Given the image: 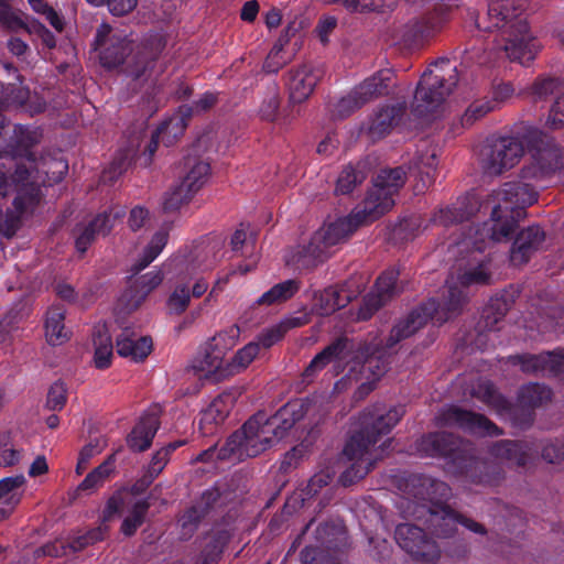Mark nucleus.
<instances>
[{
	"instance_id": "f257e3e1",
	"label": "nucleus",
	"mask_w": 564,
	"mask_h": 564,
	"mask_svg": "<svg viewBox=\"0 0 564 564\" xmlns=\"http://www.w3.org/2000/svg\"><path fill=\"white\" fill-rule=\"evenodd\" d=\"M306 411L303 402H291L270 417L257 413L228 438L218 456L221 459L242 460L259 455L282 440Z\"/></svg>"
},
{
	"instance_id": "f03ea898",
	"label": "nucleus",
	"mask_w": 564,
	"mask_h": 564,
	"mask_svg": "<svg viewBox=\"0 0 564 564\" xmlns=\"http://www.w3.org/2000/svg\"><path fill=\"white\" fill-rule=\"evenodd\" d=\"M538 199L536 191L524 182L506 183L495 191L487 205L491 216L474 237L463 241V247L470 245L480 252L489 242H499L509 237L516 225L525 216V208Z\"/></svg>"
},
{
	"instance_id": "7ed1b4c3",
	"label": "nucleus",
	"mask_w": 564,
	"mask_h": 564,
	"mask_svg": "<svg viewBox=\"0 0 564 564\" xmlns=\"http://www.w3.org/2000/svg\"><path fill=\"white\" fill-rule=\"evenodd\" d=\"M477 25L480 30L497 32L494 42L509 59L527 64L535 57L539 46L513 0H492L486 20Z\"/></svg>"
},
{
	"instance_id": "20e7f679",
	"label": "nucleus",
	"mask_w": 564,
	"mask_h": 564,
	"mask_svg": "<svg viewBox=\"0 0 564 564\" xmlns=\"http://www.w3.org/2000/svg\"><path fill=\"white\" fill-rule=\"evenodd\" d=\"M402 408H393L382 414L379 409L375 412L364 413L362 429L351 436L344 448L345 457L351 465L340 476L341 482L347 486L364 478L381 456L375 445L379 437L388 434L403 416Z\"/></svg>"
},
{
	"instance_id": "39448f33",
	"label": "nucleus",
	"mask_w": 564,
	"mask_h": 564,
	"mask_svg": "<svg viewBox=\"0 0 564 564\" xmlns=\"http://www.w3.org/2000/svg\"><path fill=\"white\" fill-rule=\"evenodd\" d=\"M448 293L449 297L447 301H442L438 304L435 301H430L422 307L414 310L405 318L399 321L391 329L386 347L392 348L400 340L412 336L425 326L429 319L441 325L457 316L462 312L464 296L460 291L456 293L452 285L448 288Z\"/></svg>"
},
{
	"instance_id": "423d86ee",
	"label": "nucleus",
	"mask_w": 564,
	"mask_h": 564,
	"mask_svg": "<svg viewBox=\"0 0 564 564\" xmlns=\"http://www.w3.org/2000/svg\"><path fill=\"white\" fill-rule=\"evenodd\" d=\"M359 226L351 214L324 225L312 236L307 246L292 253L288 262L297 268L315 267L332 253L333 247L345 241Z\"/></svg>"
},
{
	"instance_id": "0eeeda50",
	"label": "nucleus",
	"mask_w": 564,
	"mask_h": 564,
	"mask_svg": "<svg viewBox=\"0 0 564 564\" xmlns=\"http://www.w3.org/2000/svg\"><path fill=\"white\" fill-rule=\"evenodd\" d=\"M456 83L455 66H452L447 59L434 63L424 72L417 85L413 104L414 111L423 116L437 109Z\"/></svg>"
},
{
	"instance_id": "6e6552de",
	"label": "nucleus",
	"mask_w": 564,
	"mask_h": 564,
	"mask_svg": "<svg viewBox=\"0 0 564 564\" xmlns=\"http://www.w3.org/2000/svg\"><path fill=\"white\" fill-rule=\"evenodd\" d=\"M149 507L147 500L137 499L127 490L118 491L106 503L101 514L102 525L112 521L117 516H122L120 531L123 535L131 536L144 522Z\"/></svg>"
},
{
	"instance_id": "1a4fd4ad",
	"label": "nucleus",
	"mask_w": 564,
	"mask_h": 564,
	"mask_svg": "<svg viewBox=\"0 0 564 564\" xmlns=\"http://www.w3.org/2000/svg\"><path fill=\"white\" fill-rule=\"evenodd\" d=\"M523 153V143L519 138H499L482 150L480 159L481 169L487 175H499L518 164Z\"/></svg>"
},
{
	"instance_id": "9d476101",
	"label": "nucleus",
	"mask_w": 564,
	"mask_h": 564,
	"mask_svg": "<svg viewBox=\"0 0 564 564\" xmlns=\"http://www.w3.org/2000/svg\"><path fill=\"white\" fill-rule=\"evenodd\" d=\"M186 174L181 183L166 194L163 208L167 212L178 209L187 203L207 182L210 174L208 162L188 158L185 163Z\"/></svg>"
},
{
	"instance_id": "9b49d317",
	"label": "nucleus",
	"mask_w": 564,
	"mask_h": 564,
	"mask_svg": "<svg viewBox=\"0 0 564 564\" xmlns=\"http://www.w3.org/2000/svg\"><path fill=\"white\" fill-rule=\"evenodd\" d=\"M564 170L562 149L552 140L541 141L530 151V163L522 169L525 181H541Z\"/></svg>"
},
{
	"instance_id": "f8f14e48",
	"label": "nucleus",
	"mask_w": 564,
	"mask_h": 564,
	"mask_svg": "<svg viewBox=\"0 0 564 564\" xmlns=\"http://www.w3.org/2000/svg\"><path fill=\"white\" fill-rule=\"evenodd\" d=\"M395 541L413 561L419 563L434 564L441 557L438 544L414 524H399L395 529Z\"/></svg>"
},
{
	"instance_id": "ddd939ff",
	"label": "nucleus",
	"mask_w": 564,
	"mask_h": 564,
	"mask_svg": "<svg viewBox=\"0 0 564 564\" xmlns=\"http://www.w3.org/2000/svg\"><path fill=\"white\" fill-rule=\"evenodd\" d=\"M393 77L391 70H381L358 85L350 94L336 104V113L348 116L366 102L388 93L389 84Z\"/></svg>"
},
{
	"instance_id": "4468645a",
	"label": "nucleus",
	"mask_w": 564,
	"mask_h": 564,
	"mask_svg": "<svg viewBox=\"0 0 564 564\" xmlns=\"http://www.w3.org/2000/svg\"><path fill=\"white\" fill-rule=\"evenodd\" d=\"M95 50L99 51L101 64L108 68L121 65L132 52V41L108 24L97 29Z\"/></svg>"
},
{
	"instance_id": "2eb2a0df",
	"label": "nucleus",
	"mask_w": 564,
	"mask_h": 564,
	"mask_svg": "<svg viewBox=\"0 0 564 564\" xmlns=\"http://www.w3.org/2000/svg\"><path fill=\"white\" fill-rule=\"evenodd\" d=\"M397 271L390 270L378 278L373 291L366 297L362 306L358 311V319L366 321L370 318L377 310L400 291L397 285Z\"/></svg>"
},
{
	"instance_id": "dca6fc26",
	"label": "nucleus",
	"mask_w": 564,
	"mask_h": 564,
	"mask_svg": "<svg viewBox=\"0 0 564 564\" xmlns=\"http://www.w3.org/2000/svg\"><path fill=\"white\" fill-rule=\"evenodd\" d=\"M351 283L355 284L356 289L349 290L344 296L340 295L338 288L334 286H329L322 292H315L311 312L321 316H328L337 310L346 306L364 290L362 281L354 280Z\"/></svg>"
},
{
	"instance_id": "f3484780",
	"label": "nucleus",
	"mask_w": 564,
	"mask_h": 564,
	"mask_svg": "<svg viewBox=\"0 0 564 564\" xmlns=\"http://www.w3.org/2000/svg\"><path fill=\"white\" fill-rule=\"evenodd\" d=\"M491 279V271L489 269V261L484 259H478L476 254L471 258L470 261H468V268L465 270V272L462 275L457 276V280H454V276H452L446 282V288L443 294L442 301H447L449 297L448 288L452 285L455 289V292L458 291L462 292L464 296V301L462 303V306L466 302V295L462 289V286H467L471 284H486L489 283Z\"/></svg>"
},
{
	"instance_id": "a211bd4d",
	"label": "nucleus",
	"mask_w": 564,
	"mask_h": 564,
	"mask_svg": "<svg viewBox=\"0 0 564 564\" xmlns=\"http://www.w3.org/2000/svg\"><path fill=\"white\" fill-rule=\"evenodd\" d=\"M457 522L475 533H485V529L481 524L470 519L458 517L446 506H436L435 509L431 510L429 523L433 528L434 533L438 536L452 534L456 529Z\"/></svg>"
},
{
	"instance_id": "6ab92c4d",
	"label": "nucleus",
	"mask_w": 564,
	"mask_h": 564,
	"mask_svg": "<svg viewBox=\"0 0 564 564\" xmlns=\"http://www.w3.org/2000/svg\"><path fill=\"white\" fill-rule=\"evenodd\" d=\"M393 205V198L377 191V187L372 185L364 202L352 210L351 215L361 226L375 221L389 212Z\"/></svg>"
},
{
	"instance_id": "aec40b11",
	"label": "nucleus",
	"mask_w": 564,
	"mask_h": 564,
	"mask_svg": "<svg viewBox=\"0 0 564 564\" xmlns=\"http://www.w3.org/2000/svg\"><path fill=\"white\" fill-rule=\"evenodd\" d=\"M442 421L444 424L456 425L475 434H494L497 430L484 415L457 406L446 409L442 414Z\"/></svg>"
},
{
	"instance_id": "412c9836",
	"label": "nucleus",
	"mask_w": 564,
	"mask_h": 564,
	"mask_svg": "<svg viewBox=\"0 0 564 564\" xmlns=\"http://www.w3.org/2000/svg\"><path fill=\"white\" fill-rule=\"evenodd\" d=\"M319 78L321 72L307 65L292 69L288 80L290 100L295 104L305 101L314 91Z\"/></svg>"
},
{
	"instance_id": "4be33fe9",
	"label": "nucleus",
	"mask_w": 564,
	"mask_h": 564,
	"mask_svg": "<svg viewBox=\"0 0 564 564\" xmlns=\"http://www.w3.org/2000/svg\"><path fill=\"white\" fill-rule=\"evenodd\" d=\"M545 235L540 227H528L517 236L511 250L510 261L513 265H522L529 261L544 241Z\"/></svg>"
},
{
	"instance_id": "5701e85b",
	"label": "nucleus",
	"mask_w": 564,
	"mask_h": 564,
	"mask_svg": "<svg viewBox=\"0 0 564 564\" xmlns=\"http://www.w3.org/2000/svg\"><path fill=\"white\" fill-rule=\"evenodd\" d=\"M116 347L120 357L139 362L150 355L153 344L150 337L138 336L133 330L124 328L117 336Z\"/></svg>"
},
{
	"instance_id": "b1692460",
	"label": "nucleus",
	"mask_w": 564,
	"mask_h": 564,
	"mask_svg": "<svg viewBox=\"0 0 564 564\" xmlns=\"http://www.w3.org/2000/svg\"><path fill=\"white\" fill-rule=\"evenodd\" d=\"M26 478L15 475L0 480V521L7 519L22 500Z\"/></svg>"
},
{
	"instance_id": "393cba45",
	"label": "nucleus",
	"mask_w": 564,
	"mask_h": 564,
	"mask_svg": "<svg viewBox=\"0 0 564 564\" xmlns=\"http://www.w3.org/2000/svg\"><path fill=\"white\" fill-rule=\"evenodd\" d=\"M235 397L232 393H223L215 398L210 404L202 412L199 419V429L203 434L213 433L214 426L224 422L234 406Z\"/></svg>"
},
{
	"instance_id": "a878e982",
	"label": "nucleus",
	"mask_w": 564,
	"mask_h": 564,
	"mask_svg": "<svg viewBox=\"0 0 564 564\" xmlns=\"http://www.w3.org/2000/svg\"><path fill=\"white\" fill-rule=\"evenodd\" d=\"M405 115V104L397 102L380 108L371 118L369 131L375 137H382L398 127Z\"/></svg>"
},
{
	"instance_id": "bb28decb",
	"label": "nucleus",
	"mask_w": 564,
	"mask_h": 564,
	"mask_svg": "<svg viewBox=\"0 0 564 564\" xmlns=\"http://www.w3.org/2000/svg\"><path fill=\"white\" fill-rule=\"evenodd\" d=\"M193 369L200 379L218 381L230 375L229 362L220 359L204 348L202 355L194 361Z\"/></svg>"
},
{
	"instance_id": "cd10ccee",
	"label": "nucleus",
	"mask_w": 564,
	"mask_h": 564,
	"mask_svg": "<svg viewBox=\"0 0 564 564\" xmlns=\"http://www.w3.org/2000/svg\"><path fill=\"white\" fill-rule=\"evenodd\" d=\"M159 419L155 413L143 415L128 436V444L133 451H145L159 429Z\"/></svg>"
},
{
	"instance_id": "c85d7f7f",
	"label": "nucleus",
	"mask_w": 564,
	"mask_h": 564,
	"mask_svg": "<svg viewBox=\"0 0 564 564\" xmlns=\"http://www.w3.org/2000/svg\"><path fill=\"white\" fill-rule=\"evenodd\" d=\"M491 456L499 463L524 466L530 456L528 445L511 441H500L492 445Z\"/></svg>"
},
{
	"instance_id": "c756f323",
	"label": "nucleus",
	"mask_w": 564,
	"mask_h": 564,
	"mask_svg": "<svg viewBox=\"0 0 564 564\" xmlns=\"http://www.w3.org/2000/svg\"><path fill=\"white\" fill-rule=\"evenodd\" d=\"M94 343V365L98 369H106L111 365L113 356V345L111 335L106 325L96 327L93 337Z\"/></svg>"
},
{
	"instance_id": "7c9ffc66",
	"label": "nucleus",
	"mask_w": 564,
	"mask_h": 564,
	"mask_svg": "<svg viewBox=\"0 0 564 564\" xmlns=\"http://www.w3.org/2000/svg\"><path fill=\"white\" fill-rule=\"evenodd\" d=\"M112 227L110 214L98 215L88 226L80 228L76 238V249L84 253L96 236L107 235Z\"/></svg>"
},
{
	"instance_id": "2f4dec72",
	"label": "nucleus",
	"mask_w": 564,
	"mask_h": 564,
	"mask_svg": "<svg viewBox=\"0 0 564 564\" xmlns=\"http://www.w3.org/2000/svg\"><path fill=\"white\" fill-rule=\"evenodd\" d=\"M525 372L558 371L564 367V352L560 355L542 354L538 356L514 357Z\"/></svg>"
},
{
	"instance_id": "473e14b6",
	"label": "nucleus",
	"mask_w": 564,
	"mask_h": 564,
	"mask_svg": "<svg viewBox=\"0 0 564 564\" xmlns=\"http://www.w3.org/2000/svg\"><path fill=\"white\" fill-rule=\"evenodd\" d=\"M65 311L63 307H52L46 315L45 336L51 345H62L69 338V332L64 325Z\"/></svg>"
},
{
	"instance_id": "72a5a7b5",
	"label": "nucleus",
	"mask_w": 564,
	"mask_h": 564,
	"mask_svg": "<svg viewBox=\"0 0 564 564\" xmlns=\"http://www.w3.org/2000/svg\"><path fill=\"white\" fill-rule=\"evenodd\" d=\"M239 336V326L231 325L216 334L208 343H206L205 349L225 360L226 354L237 344Z\"/></svg>"
},
{
	"instance_id": "f704fd0d",
	"label": "nucleus",
	"mask_w": 564,
	"mask_h": 564,
	"mask_svg": "<svg viewBox=\"0 0 564 564\" xmlns=\"http://www.w3.org/2000/svg\"><path fill=\"white\" fill-rule=\"evenodd\" d=\"M300 290V282L296 280H286L273 285L264 292L257 301L258 306H270L282 303L291 299Z\"/></svg>"
},
{
	"instance_id": "c9c22d12",
	"label": "nucleus",
	"mask_w": 564,
	"mask_h": 564,
	"mask_svg": "<svg viewBox=\"0 0 564 564\" xmlns=\"http://www.w3.org/2000/svg\"><path fill=\"white\" fill-rule=\"evenodd\" d=\"M170 225L162 226L151 237L138 260V271L148 267L162 252L167 243Z\"/></svg>"
},
{
	"instance_id": "e433bc0d",
	"label": "nucleus",
	"mask_w": 564,
	"mask_h": 564,
	"mask_svg": "<svg viewBox=\"0 0 564 564\" xmlns=\"http://www.w3.org/2000/svg\"><path fill=\"white\" fill-rule=\"evenodd\" d=\"M405 182V174L402 169L382 170L378 173L373 181L377 191L382 192L386 196H393L403 186Z\"/></svg>"
},
{
	"instance_id": "4c0bfd02",
	"label": "nucleus",
	"mask_w": 564,
	"mask_h": 564,
	"mask_svg": "<svg viewBox=\"0 0 564 564\" xmlns=\"http://www.w3.org/2000/svg\"><path fill=\"white\" fill-rule=\"evenodd\" d=\"M185 117L188 116L186 115V111H182L181 108L178 113L174 115L161 124L156 131L158 138H161V142L166 145H171L180 135L183 134L186 128Z\"/></svg>"
},
{
	"instance_id": "58836bf2",
	"label": "nucleus",
	"mask_w": 564,
	"mask_h": 564,
	"mask_svg": "<svg viewBox=\"0 0 564 564\" xmlns=\"http://www.w3.org/2000/svg\"><path fill=\"white\" fill-rule=\"evenodd\" d=\"M113 471L112 456L90 471L77 487L78 491L94 492L101 487Z\"/></svg>"
},
{
	"instance_id": "ea45409f",
	"label": "nucleus",
	"mask_w": 564,
	"mask_h": 564,
	"mask_svg": "<svg viewBox=\"0 0 564 564\" xmlns=\"http://www.w3.org/2000/svg\"><path fill=\"white\" fill-rule=\"evenodd\" d=\"M469 215L466 199L457 200L452 206L438 209L432 220L433 223L447 227L452 224L465 220Z\"/></svg>"
},
{
	"instance_id": "a19ab883",
	"label": "nucleus",
	"mask_w": 564,
	"mask_h": 564,
	"mask_svg": "<svg viewBox=\"0 0 564 564\" xmlns=\"http://www.w3.org/2000/svg\"><path fill=\"white\" fill-rule=\"evenodd\" d=\"M345 347L346 343L344 340H337L329 345L322 352L314 357V359L307 366L305 373L311 376L315 371L323 369L327 364L337 359H341Z\"/></svg>"
},
{
	"instance_id": "79ce46f5",
	"label": "nucleus",
	"mask_w": 564,
	"mask_h": 564,
	"mask_svg": "<svg viewBox=\"0 0 564 564\" xmlns=\"http://www.w3.org/2000/svg\"><path fill=\"white\" fill-rule=\"evenodd\" d=\"M423 449L427 455H449L454 451V440L451 435L440 433L425 437L422 442Z\"/></svg>"
},
{
	"instance_id": "37998d69",
	"label": "nucleus",
	"mask_w": 564,
	"mask_h": 564,
	"mask_svg": "<svg viewBox=\"0 0 564 564\" xmlns=\"http://www.w3.org/2000/svg\"><path fill=\"white\" fill-rule=\"evenodd\" d=\"M154 61L148 54L139 53L128 63L126 73L133 79H149L152 76Z\"/></svg>"
},
{
	"instance_id": "c03bdc74",
	"label": "nucleus",
	"mask_w": 564,
	"mask_h": 564,
	"mask_svg": "<svg viewBox=\"0 0 564 564\" xmlns=\"http://www.w3.org/2000/svg\"><path fill=\"white\" fill-rule=\"evenodd\" d=\"M191 302L189 288L184 284L177 285L166 300V311L171 315H181L186 311Z\"/></svg>"
},
{
	"instance_id": "a18cd8bd",
	"label": "nucleus",
	"mask_w": 564,
	"mask_h": 564,
	"mask_svg": "<svg viewBox=\"0 0 564 564\" xmlns=\"http://www.w3.org/2000/svg\"><path fill=\"white\" fill-rule=\"evenodd\" d=\"M551 398V391L541 384L532 383L524 386L519 395L520 403L523 406H536Z\"/></svg>"
},
{
	"instance_id": "49530a36",
	"label": "nucleus",
	"mask_w": 564,
	"mask_h": 564,
	"mask_svg": "<svg viewBox=\"0 0 564 564\" xmlns=\"http://www.w3.org/2000/svg\"><path fill=\"white\" fill-rule=\"evenodd\" d=\"M259 343L251 341L239 349L229 362L230 373L247 368L259 354Z\"/></svg>"
},
{
	"instance_id": "de8ad7c7",
	"label": "nucleus",
	"mask_w": 564,
	"mask_h": 564,
	"mask_svg": "<svg viewBox=\"0 0 564 564\" xmlns=\"http://www.w3.org/2000/svg\"><path fill=\"white\" fill-rule=\"evenodd\" d=\"M496 105L486 99L475 100L469 107L466 109L464 115L460 118V122L463 127H469L475 123L480 118L485 117L488 112L495 109Z\"/></svg>"
},
{
	"instance_id": "09e8293b",
	"label": "nucleus",
	"mask_w": 564,
	"mask_h": 564,
	"mask_svg": "<svg viewBox=\"0 0 564 564\" xmlns=\"http://www.w3.org/2000/svg\"><path fill=\"white\" fill-rule=\"evenodd\" d=\"M28 2L32 10L35 13L43 15L57 32L63 31V18L52 7H50L45 0H28Z\"/></svg>"
},
{
	"instance_id": "8fccbe9b",
	"label": "nucleus",
	"mask_w": 564,
	"mask_h": 564,
	"mask_svg": "<svg viewBox=\"0 0 564 564\" xmlns=\"http://www.w3.org/2000/svg\"><path fill=\"white\" fill-rule=\"evenodd\" d=\"M564 84L557 78H538L531 86V94L536 98H546L550 95L561 94Z\"/></svg>"
},
{
	"instance_id": "3c124183",
	"label": "nucleus",
	"mask_w": 564,
	"mask_h": 564,
	"mask_svg": "<svg viewBox=\"0 0 564 564\" xmlns=\"http://www.w3.org/2000/svg\"><path fill=\"white\" fill-rule=\"evenodd\" d=\"M295 31L296 30L294 29L293 24H290L285 29V34L283 36H281V39L279 40V43L273 46V48L271 50V52L269 53V55L267 57V61L263 66L267 72L274 73L282 66L283 62L275 61V59L279 56L280 52L282 51L283 44L289 41L290 34L291 33L293 34Z\"/></svg>"
},
{
	"instance_id": "603ef678",
	"label": "nucleus",
	"mask_w": 564,
	"mask_h": 564,
	"mask_svg": "<svg viewBox=\"0 0 564 564\" xmlns=\"http://www.w3.org/2000/svg\"><path fill=\"white\" fill-rule=\"evenodd\" d=\"M361 180L362 175L360 173L352 167H346L337 180L336 192L339 194H348Z\"/></svg>"
},
{
	"instance_id": "864d4df0",
	"label": "nucleus",
	"mask_w": 564,
	"mask_h": 564,
	"mask_svg": "<svg viewBox=\"0 0 564 564\" xmlns=\"http://www.w3.org/2000/svg\"><path fill=\"white\" fill-rule=\"evenodd\" d=\"M285 335V330L281 323L263 329L258 336L256 343H259V348H270L278 341H280Z\"/></svg>"
},
{
	"instance_id": "5fc2aeb1",
	"label": "nucleus",
	"mask_w": 564,
	"mask_h": 564,
	"mask_svg": "<svg viewBox=\"0 0 564 564\" xmlns=\"http://www.w3.org/2000/svg\"><path fill=\"white\" fill-rule=\"evenodd\" d=\"M67 390L63 382H55L47 393L46 405L50 410H62L66 403Z\"/></svg>"
},
{
	"instance_id": "6e6d98bb",
	"label": "nucleus",
	"mask_w": 564,
	"mask_h": 564,
	"mask_svg": "<svg viewBox=\"0 0 564 564\" xmlns=\"http://www.w3.org/2000/svg\"><path fill=\"white\" fill-rule=\"evenodd\" d=\"M546 123L552 129H560L564 127V89L556 96L551 107Z\"/></svg>"
},
{
	"instance_id": "4d7b16f0",
	"label": "nucleus",
	"mask_w": 564,
	"mask_h": 564,
	"mask_svg": "<svg viewBox=\"0 0 564 564\" xmlns=\"http://www.w3.org/2000/svg\"><path fill=\"white\" fill-rule=\"evenodd\" d=\"M162 280H163V278L160 272H149V273L144 274L143 276H141V279L139 280L141 295L139 296L138 301L134 304H132V306L133 307L138 306L140 304V302L142 300H144L145 296L151 291H153L161 284Z\"/></svg>"
},
{
	"instance_id": "13d9d810",
	"label": "nucleus",
	"mask_w": 564,
	"mask_h": 564,
	"mask_svg": "<svg viewBox=\"0 0 564 564\" xmlns=\"http://www.w3.org/2000/svg\"><path fill=\"white\" fill-rule=\"evenodd\" d=\"M280 96L278 93H270L262 101L259 113L263 120L273 121L278 116Z\"/></svg>"
},
{
	"instance_id": "bf43d9fd",
	"label": "nucleus",
	"mask_w": 564,
	"mask_h": 564,
	"mask_svg": "<svg viewBox=\"0 0 564 564\" xmlns=\"http://www.w3.org/2000/svg\"><path fill=\"white\" fill-rule=\"evenodd\" d=\"M106 530L107 525L101 524L96 530H93L85 535L77 536L67 545L68 550L74 552L83 550L86 545L101 540Z\"/></svg>"
},
{
	"instance_id": "052dcab7",
	"label": "nucleus",
	"mask_w": 564,
	"mask_h": 564,
	"mask_svg": "<svg viewBox=\"0 0 564 564\" xmlns=\"http://www.w3.org/2000/svg\"><path fill=\"white\" fill-rule=\"evenodd\" d=\"M0 23L11 31H18L24 26V21L2 2H0Z\"/></svg>"
},
{
	"instance_id": "680f3d73",
	"label": "nucleus",
	"mask_w": 564,
	"mask_h": 564,
	"mask_svg": "<svg viewBox=\"0 0 564 564\" xmlns=\"http://www.w3.org/2000/svg\"><path fill=\"white\" fill-rule=\"evenodd\" d=\"M503 314L505 312L500 302H496L489 307H486L482 315L485 319V327L489 330L494 329L495 325L502 318Z\"/></svg>"
},
{
	"instance_id": "e2e57ef3",
	"label": "nucleus",
	"mask_w": 564,
	"mask_h": 564,
	"mask_svg": "<svg viewBox=\"0 0 564 564\" xmlns=\"http://www.w3.org/2000/svg\"><path fill=\"white\" fill-rule=\"evenodd\" d=\"M216 102V96L214 94H204L197 101L194 102L193 107H182V111H186L187 116L192 113H199L212 108Z\"/></svg>"
},
{
	"instance_id": "0e129e2a",
	"label": "nucleus",
	"mask_w": 564,
	"mask_h": 564,
	"mask_svg": "<svg viewBox=\"0 0 564 564\" xmlns=\"http://www.w3.org/2000/svg\"><path fill=\"white\" fill-rule=\"evenodd\" d=\"M542 457L547 463H558L564 459V445L561 443H549L542 449Z\"/></svg>"
},
{
	"instance_id": "69168bd1",
	"label": "nucleus",
	"mask_w": 564,
	"mask_h": 564,
	"mask_svg": "<svg viewBox=\"0 0 564 564\" xmlns=\"http://www.w3.org/2000/svg\"><path fill=\"white\" fill-rule=\"evenodd\" d=\"M138 0H108L109 11L115 15H124L135 9Z\"/></svg>"
},
{
	"instance_id": "338daca9",
	"label": "nucleus",
	"mask_w": 564,
	"mask_h": 564,
	"mask_svg": "<svg viewBox=\"0 0 564 564\" xmlns=\"http://www.w3.org/2000/svg\"><path fill=\"white\" fill-rule=\"evenodd\" d=\"M423 486L426 487L427 495L431 499L446 498L449 496L448 486L442 481L425 479Z\"/></svg>"
},
{
	"instance_id": "774afa93",
	"label": "nucleus",
	"mask_w": 564,
	"mask_h": 564,
	"mask_svg": "<svg viewBox=\"0 0 564 564\" xmlns=\"http://www.w3.org/2000/svg\"><path fill=\"white\" fill-rule=\"evenodd\" d=\"M149 221V212L142 207H134L130 212L129 216V227L132 230H138L142 228Z\"/></svg>"
}]
</instances>
